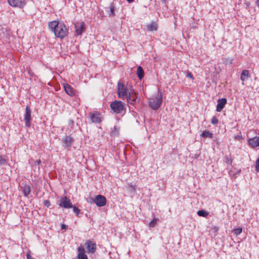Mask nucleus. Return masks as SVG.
I'll return each instance as SVG.
<instances>
[{"label": "nucleus", "instance_id": "f257e3e1", "mask_svg": "<svg viewBox=\"0 0 259 259\" xmlns=\"http://www.w3.org/2000/svg\"><path fill=\"white\" fill-rule=\"evenodd\" d=\"M49 27L54 33L55 36L59 38H64L68 33L64 24L57 21L50 22Z\"/></svg>", "mask_w": 259, "mask_h": 259}, {"label": "nucleus", "instance_id": "f03ea898", "mask_svg": "<svg viewBox=\"0 0 259 259\" xmlns=\"http://www.w3.org/2000/svg\"><path fill=\"white\" fill-rule=\"evenodd\" d=\"M162 102V94L160 92H158L156 95L153 96L152 98L149 99V105L153 110H156L160 107Z\"/></svg>", "mask_w": 259, "mask_h": 259}, {"label": "nucleus", "instance_id": "7ed1b4c3", "mask_svg": "<svg viewBox=\"0 0 259 259\" xmlns=\"http://www.w3.org/2000/svg\"><path fill=\"white\" fill-rule=\"evenodd\" d=\"M128 88L125 86L123 83L119 82L117 87V93L118 98L124 99L128 95Z\"/></svg>", "mask_w": 259, "mask_h": 259}, {"label": "nucleus", "instance_id": "20e7f679", "mask_svg": "<svg viewBox=\"0 0 259 259\" xmlns=\"http://www.w3.org/2000/svg\"><path fill=\"white\" fill-rule=\"evenodd\" d=\"M110 107L114 112L119 113L124 109V104L121 101H115L111 103Z\"/></svg>", "mask_w": 259, "mask_h": 259}, {"label": "nucleus", "instance_id": "39448f33", "mask_svg": "<svg viewBox=\"0 0 259 259\" xmlns=\"http://www.w3.org/2000/svg\"><path fill=\"white\" fill-rule=\"evenodd\" d=\"M59 205L64 208H71L73 207L72 204L70 199L66 196L62 197L59 201Z\"/></svg>", "mask_w": 259, "mask_h": 259}, {"label": "nucleus", "instance_id": "423d86ee", "mask_svg": "<svg viewBox=\"0 0 259 259\" xmlns=\"http://www.w3.org/2000/svg\"><path fill=\"white\" fill-rule=\"evenodd\" d=\"M31 110L29 106H27L25 109V113L24 115L25 125L28 127L30 126L31 120Z\"/></svg>", "mask_w": 259, "mask_h": 259}, {"label": "nucleus", "instance_id": "0eeeda50", "mask_svg": "<svg viewBox=\"0 0 259 259\" xmlns=\"http://www.w3.org/2000/svg\"><path fill=\"white\" fill-rule=\"evenodd\" d=\"M94 202L99 207H102L106 204V199L105 196L98 195L94 199Z\"/></svg>", "mask_w": 259, "mask_h": 259}, {"label": "nucleus", "instance_id": "6e6552de", "mask_svg": "<svg viewBox=\"0 0 259 259\" xmlns=\"http://www.w3.org/2000/svg\"><path fill=\"white\" fill-rule=\"evenodd\" d=\"M88 253H93L96 250V244L92 241L88 240L85 244Z\"/></svg>", "mask_w": 259, "mask_h": 259}, {"label": "nucleus", "instance_id": "1a4fd4ad", "mask_svg": "<svg viewBox=\"0 0 259 259\" xmlns=\"http://www.w3.org/2000/svg\"><path fill=\"white\" fill-rule=\"evenodd\" d=\"M125 98L127 99V102L131 104H135L137 100V96L136 94L133 92L132 90H131L130 92H128V94Z\"/></svg>", "mask_w": 259, "mask_h": 259}, {"label": "nucleus", "instance_id": "9d476101", "mask_svg": "<svg viewBox=\"0 0 259 259\" xmlns=\"http://www.w3.org/2000/svg\"><path fill=\"white\" fill-rule=\"evenodd\" d=\"M21 190L22 191L24 196L28 197L31 192V188L30 185L25 183H22L21 186Z\"/></svg>", "mask_w": 259, "mask_h": 259}, {"label": "nucleus", "instance_id": "9b49d317", "mask_svg": "<svg viewBox=\"0 0 259 259\" xmlns=\"http://www.w3.org/2000/svg\"><path fill=\"white\" fill-rule=\"evenodd\" d=\"M75 32L77 35H81L85 30L84 22L76 23L75 24Z\"/></svg>", "mask_w": 259, "mask_h": 259}, {"label": "nucleus", "instance_id": "f8f14e48", "mask_svg": "<svg viewBox=\"0 0 259 259\" xmlns=\"http://www.w3.org/2000/svg\"><path fill=\"white\" fill-rule=\"evenodd\" d=\"M227 103V99L226 98L220 99L218 101L216 110L218 112H221L224 108L225 105Z\"/></svg>", "mask_w": 259, "mask_h": 259}, {"label": "nucleus", "instance_id": "ddd939ff", "mask_svg": "<svg viewBox=\"0 0 259 259\" xmlns=\"http://www.w3.org/2000/svg\"><path fill=\"white\" fill-rule=\"evenodd\" d=\"M248 144L252 148H256L259 146V137H255L250 138L248 140Z\"/></svg>", "mask_w": 259, "mask_h": 259}, {"label": "nucleus", "instance_id": "4468645a", "mask_svg": "<svg viewBox=\"0 0 259 259\" xmlns=\"http://www.w3.org/2000/svg\"><path fill=\"white\" fill-rule=\"evenodd\" d=\"M90 117L92 122L99 123L101 121L100 115L97 112L91 113Z\"/></svg>", "mask_w": 259, "mask_h": 259}, {"label": "nucleus", "instance_id": "2eb2a0df", "mask_svg": "<svg viewBox=\"0 0 259 259\" xmlns=\"http://www.w3.org/2000/svg\"><path fill=\"white\" fill-rule=\"evenodd\" d=\"M78 252L77 257L78 259H88L87 255L85 254V249L82 246H80L77 248Z\"/></svg>", "mask_w": 259, "mask_h": 259}, {"label": "nucleus", "instance_id": "dca6fc26", "mask_svg": "<svg viewBox=\"0 0 259 259\" xmlns=\"http://www.w3.org/2000/svg\"><path fill=\"white\" fill-rule=\"evenodd\" d=\"M72 138L70 136H66L63 140V146L65 148L69 149L72 145Z\"/></svg>", "mask_w": 259, "mask_h": 259}, {"label": "nucleus", "instance_id": "f3484780", "mask_svg": "<svg viewBox=\"0 0 259 259\" xmlns=\"http://www.w3.org/2000/svg\"><path fill=\"white\" fill-rule=\"evenodd\" d=\"M8 2L10 6L12 7H17L22 8L24 6V3L20 0H8Z\"/></svg>", "mask_w": 259, "mask_h": 259}, {"label": "nucleus", "instance_id": "a211bd4d", "mask_svg": "<svg viewBox=\"0 0 259 259\" xmlns=\"http://www.w3.org/2000/svg\"><path fill=\"white\" fill-rule=\"evenodd\" d=\"M63 87L65 92L69 96H74V93L73 91V89L71 87V86L67 83H64Z\"/></svg>", "mask_w": 259, "mask_h": 259}, {"label": "nucleus", "instance_id": "6ab92c4d", "mask_svg": "<svg viewBox=\"0 0 259 259\" xmlns=\"http://www.w3.org/2000/svg\"><path fill=\"white\" fill-rule=\"evenodd\" d=\"M249 76V72L248 70H244L241 74V80L243 81L246 80Z\"/></svg>", "mask_w": 259, "mask_h": 259}, {"label": "nucleus", "instance_id": "aec40b11", "mask_svg": "<svg viewBox=\"0 0 259 259\" xmlns=\"http://www.w3.org/2000/svg\"><path fill=\"white\" fill-rule=\"evenodd\" d=\"M137 74L140 79H141L144 75V72L143 68L141 66H139L137 68Z\"/></svg>", "mask_w": 259, "mask_h": 259}, {"label": "nucleus", "instance_id": "412c9836", "mask_svg": "<svg viewBox=\"0 0 259 259\" xmlns=\"http://www.w3.org/2000/svg\"><path fill=\"white\" fill-rule=\"evenodd\" d=\"M119 134V128L116 126H114L113 128L111 129L110 135L112 136H117Z\"/></svg>", "mask_w": 259, "mask_h": 259}, {"label": "nucleus", "instance_id": "4be33fe9", "mask_svg": "<svg viewBox=\"0 0 259 259\" xmlns=\"http://www.w3.org/2000/svg\"><path fill=\"white\" fill-rule=\"evenodd\" d=\"M197 213L199 216L203 217H207L209 214V212L204 210H198Z\"/></svg>", "mask_w": 259, "mask_h": 259}, {"label": "nucleus", "instance_id": "5701e85b", "mask_svg": "<svg viewBox=\"0 0 259 259\" xmlns=\"http://www.w3.org/2000/svg\"><path fill=\"white\" fill-rule=\"evenodd\" d=\"M147 27L149 31H156L157 30V25L154 23L148 24Z\"/></svg>", "mask_w": 259, "mask_h": 259}, {"label": "nucleus", "instance_id": "b1692460", "mask_svg": "<svg viewBox=\"0 0 259 259\" xmlns=\"http://www.w3.org/2000/svg\"><path fill=\"white\" fill-rule=\"evenodd\" d=\"M201 136L204 138H212L213 134L209 131H203Z\"/></svg>", "mask_w": 259, "mask_h": 259}, {"label": "nucleus", "instance_id": "393cba45", "mask_svg": "<svg viewBox=\"0 0 259 259\" xmlns=\"http://www.w3.org/2000/svg\"><path fill=\"white\" fill-rule=\"evenodd\" d=\"M109 16H114L115 14V13H114L115 8H114V6H113V5L111 4L109 7Z\"/></svg>", "mask_w": 259, "mask_h": 259}, {"label": "nucleus", "instance_id": "a878e982", "mask_svg": "<svg viewBox=\"0 0 259 259\" xmlns=\"http://www.w3.org/2000/svg\"><path fill=\"white\" fill-rule=\"evenodd\" d=\"M158 219L157 218H155L153 220H152L149 224V226L150 228H153L155 225L157 224Z\"/></svg>", "mask_w": 259, "mask_h": 259}, {"label": "nucleus", "instance_id": "bb28decb", "mask_svg": "<svg viewBox=\"0 0 259 259\" xmlns=\"http://www.w3.org/2000/svg\"><path fill=\"white\" fill-rule=\"evenodd\" d=\"M242 229L240 227H239L236 229L234 230V232L236 235H238L242 233Z\"/></svg>", "mask_w": 259, "mask_h": 259}, {"label": "nucleus", "instance_id": "cd10ccee", "mask_svg": "<svg viewBox=\"0 0 259 259\" xmlns=\"http://www.w3.org/2000/svg\"><path fill=\"white\" fill-rule=\"evenodd\" d=\"M72 208H73V211L75 213L76 215H78L80 213V210L76 206H73Z\"/></svg>", "mask_w": 259, "mask_h": 259}, {"label": "nucleus", "instance_id": "c85d7f7f", "mask_svg": "<svg viewBox=\"0 0 259 259\" xmlns=\"http://www.w3.org/2000/svg\"><path fill=\"white\" fill-rule=\"evenodd\" d=\"M7 164V161L6 159L2 157V156H0V164L1 165H6Z\"/></svg>", "mask_w": 259, "mask_h": 259}, {"label": "nucleus", "instance_id": "c756f323", "mask_svg": "<svg viewBox=\"0 0 259 259\" xmlns=\"http://www.w3.org/2000/svg\"><path fill=\"white\" fill-rule=\"evenodd\" d=\"M218 119L215 116H213L212 119H211V122L212 124H216L218 123Z\"/></svg>", "mask_w": 259, "mask_h": 259}, {"label": "nucleus", "instance_id": "7c9ffc66", "mask_svg": "<svg viewBox=\"0 0 259 259\" xmlns=\"http://www.w3.org/2000/svg\"><path fill=\"white\" fill-rule=\"evenodd\" d=\"M186 77H188V78H190L192 80L194 79V77H193V75H192L191 73L190 72H189V71L187 72V75H186Z\"/></svg>", "mask_w": 259, "mask_h": 259}, {"label": "nucleus", "instance_id": "2f4dec72", "mask_svg": "<svg viewBox=\"0 0 259 259\" xmlns=\"http://www.w3.org/2000/svg\"><path fill=\"white\" fill-rule=\"evenodd\" d=\"M255 169L259 171V158L257 159L255 163Z\"/></svg>", "mask_w": 259, "mask_h": 259}, {"label": "nucleus", "instance_id": "473e14b6", "mask_svg": "<svg viewBox=\"0 0 259 259\" xmlns=\"http://www.w3.org/2000/svg\"><path fill=\"white\" fill-rule=\"evenodd\" d=\"M44 204L47 207H49L51 205L50 202L49 200H45L44 201Z\"/></svg>", "mask_w": 259, "mask_h": 259}, {"label": "nucleus", "instance_id": "72a5a7b5", "mask_svg": "<svg viewBox=\"0 0 259 259\" xmlns=\"http://www.w3.org/2000/svg\"><path fill=\"white\" fill-rule=\"evenodd\" d=\"M40 163H41L40 160H36V161L35 163V166L36 167L37 166V168L39 169V165H40Z\"/></svg>", "mask_w": 259, "mask_h": 259}, {"label": "nucleus", "instance_id": "f704fd0d", "mask_svg": "<svg viewBox=\"0 0 259 259\" xmlns=\"http://www.w3.org/2000/svg\"><path fill=\"white\" fill-rule=\"evenodd\" d=\"M26 256H27V259H32L30 251H27V252L26 253Z\"/></svg>", "mask_w": 259, "mask_h": 259}, {"label": "nucleus", "instance_id": "c9c22d12", "mask_svg": "<svg viewBox=\"0 0 259 259\" xmlns=\"http://www.w3.org/2000/svg\"><path fill=\"white\" fill-rule=\"evenodd\" d=\"M234 139L237 140H240L242 139L241 135H236L234 137Z\"/></svg>", "mask_w": 259, "mask_h": 259}, {"label": "nucleus", "instance_id": "e433bc0d", "mask_svg": "<svg viewBox=\"0 0 259 259\" xmlns=\"http://www.w3.org/2000/svg\"><path fill=\"white\" fill-rule=\"evenodd\" d=\"M226 162L231 164L232 163V160L227 158Z\"/></svg>", "mask_w": 259, "mask_h": 259}, {"label": "nucleus", "instance_id": "4c0bfd02", "mask_svg": "<svg viewBox=\"0 0 259 259\" xmlns=\"http://www.w3.org/2000/svg\"><path fill=\"white\" fill-rule=\"evenodd\" d=\"M67 226H66V225H64V224H63L61 226V229H67Z\"/></svg>", "mask_w": 259, "mask_h": 259}, {"label": "nucleus", "instance_id": "58836bf2", "mask_svg": "<svg viewBox=\"0 0 259 259\" xmlns=\"http://www.w3.org/2000/svg\"><path fill=\"white\" fill-rule=\"evenodd\" d=\"M130 190H131V191H134L135 190V188L132 186H131L130 187Z\"/></svg>", "mask_w": 259, "mask_h": 259}, {"label": "nucleus", "instance_id": "ea45409f", "mask_svg": "<svg viewBox=\"0 0 259 259\" xmlns=\"http://www.w3.org/2000/svg\"><path fill=\"white\" fill-rule=\"evenodd\" d=\"M256 5L259 8V0H256Z\"/></svg>", "mask_w": 259, "mask_h": 259}, {"label": "nucleus", "instance_id": "a19ab883", "mask_svg": "<svg viewBox=\"0 0 259 259\" xmlns=\"http://www.w3.org/2000/svg\"><path fill=\"white\" fill-rule=\"evenodd\" d=\"M128 3H131L134 1V0H126Z\"/></svg>", "mask_w": 259, "mask_h": 259}, {"label": "nucleus", "instance_id": "79ce46f5", "mask_svg": "<svg viewBox=\"0 0 259 259\" xmlns=\"http://www.w3.org/2000/svg\"><path fill=\"white\" fill-rule=\"evenodd\" d=\"M72 122H73V121L71 120V123H72Z\"/></svg>", "mask_w": 259, "mask_h": 259}, {"label": "nucleus", "instance_id": "37998d69", "mask_svg": "<svg viewBox=\"0 0 259 259\" xmlns=\"http://www.w3.org/2000/svg\"><path fill=\"white\" fill-rule=\"evenodd\" d=\"M72 122H73V121L71 120V123H72Z\"/></svg>", "mask_w": 259, "mask_h": 259}]
</instances>
